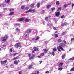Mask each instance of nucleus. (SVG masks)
Instances as JSON below:
<instances>
[{"label": "nucleus", "instance_id": "obj_1", "mask_svg": "<svg viewBox=\"0 0 74 74\" xmlns=\"http://www.w3.org/2000/svg\"><path fill=\"white\" fill-rule=\"evenodd\" d=\"M63 42H64V43H61L60 44V45L61 47H66V41L65 40H63Z\"/></svg>", "mask_w": 74, "mask_h": 74}, {"label": "nucleus", "instance_id": "obj_2", "mask_svg": "<svg viewBox=\"0 0 74 74\" xmlns=\"http://www.w3.org/2000/svg\"><path fill=\"white\" fill-rule=\"evenodd\" d=\"M8 36H5L4 37H2L1 38V40H2L3 41H5L7 40V39L8 38Z\"/></svg>", "mask_w": 74, "mask_h": 74}, {"label": "nucleus", "instance_id": "obj_3", "mask_svg": "<svg viewBox=\"0 0 74 74\" xmlns=\"http://www.w3.org/2000/svg\"><path fill=\"white\" fill-rule=\"evenodd\" d=\"M60 49L62 50V51H64L63 48V47H61L60 46H59L57 47V49L58 51H60Z\"/></svg>", "mask_w": 74, "mask_h": 74}, {"label": "nucleus", "instance_id": "obj_4", "mask_svg": "<svg viewBox=\"0 0 74 74\" xmlns=\"http://www.w3.org/2000/svg\"><path fill=\"white\" fill-rule=\"evenodd\" d=\"M21 43H18L16 44V48H19V47H20V48H21L22 47V46L20 45Z\"/></svg>", "mask_w": 74, "mask_h": 74}, {"label": "nucleus", "instance_id": "obj_5", "mask_svg": "<svg viewBox=\"0 0 74 74\" xmlns=\"http://www.w3.org/2000/svg\"><path fill=\"white\" fill-rule=\"evenodd\" d=\"M29 56L30 57L29 59H32L33 58H34L35 56L34 55H32L30 54H29Z\"/></svg>", "mask_w": 74, "mask_h": 74}, {"label": "nucleus", "instance_id": "obj_6", "mask_svg": "<svg viewBox=\"0 0 74 74\" xmlns=\"http://www.w3.org/2000/svg\"><path fill=\"white\" fill-rule=\"evenodd\" d=\"M45 19V20H46L47 22H48V23H49L51 22V21H50V20H48V17H46Z\"/></svg>", "mask_w": 74, "mask_h": 74}, {"label": "nucleus", "instance_id": "obj_7", "mask_svg": "<svg viewBox=\"0 0 74 74\" xmlns=\"http://www.w3.org/2000/svg\"><path fill=\"white\" fill-rule=\"evenodd\" d=\"M24 36H25V37L27 38V37H29V34L28 33H27L26 32L25 34H24Z\"/></svg>", "mask_w": 74, "mask_h": 74}, {"label": "nucleus", "instance_id": "obj_8", "mask_svg": "<svg viewBox=\"0 0 74 74\" xmlns=\"http://www.w3.org/2000/svg\"><path fill=\"white\" fill-rule=\"evenodd\" d=\"M35 51H36V52H37L38 51V48H37L36 47H34V48Z\"/></svg>", "mask_w": 74, "mask_h": 74}, {"label": "nucleus", "instance_id": "obj_9", "mask_svg": "<svg viewBox=\"0 0 74 74\" xmlns=\"http://www.w3.org/2000/svg\"><path fill=\"white\" fill-rule=\"evenodd\" d=\"M29 10H30V12H36V10H35L34 9L32 10L31 9H29Z\"/></svg>", "mask_w": 74, "mask_h": 74}, {"label": "nucleus", "instance_id": "obj_10", "mask_svg": "<svg viewBox=\"0 0 74 74\" xmlns=\"http://www.w3.org/2000/svg\"><path fill=\"white\" fill-rule=\"evenodd\" d=\"M18 63H19V62H18V61H15L14 62V64L16 65H17Z\"/></svg>", "mask_w": 74, "mask_h": 74}, {"label": "nucleus", "instance_id": "obj_11", "mask_svg": "<svg viewBox=\"0 0 74 74\" xmlns=\"http://www.w3.org/2000/svg\"><path fill=\"white\" fill-rule=\"evenodd\" d=\"M25 21L26 22H29L30 21V19L28 18H26L25 19Z\"/></svg>", "mask_w": 74, "mask_h": 74}, {"label": "nucleus", "instance_id": "obj_12", "mask_svg": "<svg viewBox=\"0 0 74 74\" xmlns=\"http://www.w3.org/2000/svg\"><path fill=\"white\" fill-rule=\"evenodd\" d=\"M70 4H65L64 6V7H65V8H66V7H68V5H70Z\"/></svg>", "mask_w": 74, "mask_h": 74}, {"label": "nucleus", "instance_id": "obj_13", "mask_svg": "<svg viewBox=\"0 0 74 74\" xmlns=\"http://www.w3.org/2000/svg\"><path fill=\"white\" fill-rule=\"evenodd\" d=\"M74 60V57H73L72 58L69 59V62L71 61V60Z\"/></svg>", "mask_w": 74, "mask_h": 74}, {"label": "nucleus", "instance_id": "obj_14", "mask_svg": "<svg viewBox=\"0 0 74 74\" xmlns=\"http://www.w3.org/2000/svg\"><path fill=\"white\" fill-rule=\"evenodd\" d=\"M67 25V23H64L62 24H61V26H66Z\"/></svg>", "mask_w": 74, "mask_h": 74}, {"label": "nucleus", "instance_id": "obj_15", "mask_svg": "<svg viewBox=\"0 0 74 74\" xmlns=\"http://www.w3.org/2000/svg\"><path fill=\"white\" fill-rule=\"evenodd\" d=\"M52 26V24H47V27H49V26Z\"/></svg>", "mask_w": 74, "mask_h": 74}, {"label": "nucleus", "instance_id": "obj_16", "mask_svg": "<svg viewBox=\"0 0 74 74\" xmlns=\"http://www.w3.org/2000/svg\"><path fill=\"white\" fill-rule=\"evenodd\" d=\"M31 32H32V29H29L27 31L26 33H31Z\"/></svg>", "mask_w": 74, "mask_h": 74}, {"label": "nucleus", "instance_id": "obj_17", "mask_svg": "<svg viewBox=\"0 0 74 74\" xmlns=\"http://www.w3.org/2000/svg\"><path fill=\"white\" fill-rule=\"evenodd\" d=\"M63 63H60L59 64V67H62V65H63Z\"/></svg>", "mask_w": 74, "mask_h": 74}, {"label": "nucleus", "instance_id": "obj_18", "mask_svg": "<svg viewBox=\"0 0 74 74\" xmlns=\"http://www.w3.org/2000/svg\"><path fill=\"white\" fill-rule=\"evenodd\" d=\"M37 31L36 30H34V31L33 32V34H34L36 33H37Z\"/></svg>", "mask_w": 74, "mask_h": 74}, {"label": "nucleus", "instance_id": "obj_19", "mask_svg": "<svg viewBox=\"0 0 74 74\" xmlns=\"http://www.w3.org/2000/svg\"><path fill=\"white\" fill-rule=\"evenodd\" d=\"M59 14H60V13L59 12H56V15L57 16H59Z\"/></svg>", "mask_w": 74, "mask_h": 74}, {"label": "nucleus", "instance_id": "obj_20", "mask_svg": "<svg viewBox=\"0 0 74 74\" xmlns=\"http://www.w3.org/2000/svg\"><path fill=\"white\" fill-rule=\"evenodd\" d=\"M25 19V18H20L18 20L19 21H23Z\"/></svg>", "mask_w": 74, "mask_h": 74}, {"label": "nucleus", "instance_id": "obj_21", "mask_svg": "<svg viewBox=\"0 0 74 74\" xmlns=\"http://www.w3.org/2000/svg\"><path fill=\"white\" fill-rule=\"evenodd\" d=\"M10 1V0H5V2L7 3H9Z\"/></svg>", "mask_w": 74, "mask_h": 74}, {"label": "nucleus", "instance_id": "obj_22", "mask_svg": "<svg viewBox=\"0 0 74 74\" xmlns=\"http://www.w3.org/2000/svg\"><path fill=\"white\" fill-rule=\"evenodd\" d=\"M65 54H64L63 55L62 57V59H64V58H65Z\"/></svg>", "mask_w": 74, "mask_h": 74}, {"label": "nucleus", "instance_id": "obj_23", "mask_svg": "<svg viewBox=\"0 0 74 74\" xmlns=\"http://www.w3.org/2000/svg\"><path fill=\"white\" fill-rule=\"evenodd\" d=\"M3 6V7H5V6H6V4H4V5H0V7H1Z\"/></svg>", "mask_w": 74, "mask_h": 74}, {"label": "nucleus", "instance_id": "obj_24", "mask_svg": "<svg viewBox=\"0 0 74 74\" xmlns=\"http://www.w3.org/2000/svg\"><path fill=\"white\" fill-rule=\"evenodd\" d=\"M57 50V49H56V48H55L53 49V51H54V52H56Z\"/></svg>", "mask_w": 74, "mask_h": 74}, {"label": "nucleus", "instance_id": "obj_25", "mask_svg": "<svg viewBox=\"0 0 74 74\" xmlns=\"http://www.w3.org/2000/svg\"><path fill=\"white\" fill-rule=\"evenodd\" d=\"M18 59H19V56H18L16 58L14 57V59H13V60Z\"/></svg>", "mask_w": 74, "mask_h": 74}, {"label": "nucleus", "instance_id": "obj_26", "mask_svg": "<svg viewBox=\"0 0 74 74\" xmlns=\"http://www.w3.org/2000/svg\"><path fill=\"white\" fill-rule=\"evenodd\" d=\"M40 3H37V6L38 8H39L40 7Z\"/></svg>", "mask_w": 74, "mask_h": 74}, {"label": "nucleus", "instance_id": "obj_27", "mask_svg": "<svg viewBox=\"0 0 74 74\" xmlns=\"http://www.w3.org/2000/svg\"><path fill=\"white\" fill-rule=\"evenodd\" d=\"M71 71H74V68L73 67V68H71L70 70Z\"/></svg>", "mask_w": 74, "mask_h": 74}, {"label": "nucleus", "instance_id": "obj_28", "mask_svg": "<svg viewBox=\"0 0 74 74\" xmlns=\"http://www.w3.org/2000/svg\"><path fill=\"white\" fill-rule=\"evenodd\" d=\"M55 37L56 38H57V37H58V34H55Z\"/></svg>", "mask_w": 74, "mask_h": 74}, {"label": "nucleus", "instance_id": "obj_29", "mask_svg": "<svg viewBox=\"0 0 74 74\" xmlns=\"http://www.w3.org/2000/svg\"><path fill=\"white\" fill-rule=\"evenodd\" d=\"M32 66H33L32 65L30 66L28 68V69H31L32 67Z\"/></svg>", "mask_w": 74, "mask_h": 74}, {"label": "nucleus", "instance_id": "obj_30", "mask_svg": "<svg viewBox=\"0 0 74 74\" xmlns=\"http://www.w3.org/2000/svg\"><path fill=\"white\" fill-rule=\"evenodd\" d=\"M43 51H44V52L45 53H47V50L46 49H44Z\"/></svg>", "mask_w": 74, "mask_h": 74}, {"label": "nucleus", "instance_id": "obj_31", "mask_svg": "<svg viewBox=\"0 0 74 74\" xmlns=\"http://www.w3.org/2000/svg\"><path fill=\"white\" fill-rule=\"evenodd\" d=\"M51 5H48L46 6L47 8H49L50 7H51Z\"/></svg>", "mask_w": 74, "mask_h": 74}, {"label": "nucleus", "instance_id": "obj_32", "mask_svg": "<svg viewBox=\"0 0 74 74\" xmlns=\"http://www.w3.org/2000/svg\"><path fill=\"white\" fill-rule=\"evenodd\" d=\"M67 32V31H66V32H63V33H62V35H64L65 34V33H66Z\"/></svg>", "mask_w": 74, "mask_h": 74}, {"label": "nucleus", "instance_id": "obj_33", "mask_svg": "<svg viewBox=\"0 0 74 74\" xmlns=\"http://www.w3.org/2000/svg\"><path fill=\"white\" fill-rule=\"evenodd\" d=\"M62 40L60 39H59L58 40V42H62Z\"/></svg>", "mask_w": 74, "mask_h": 74}, {"label": "nucleus", "instance_id": "obj_34", "mask_svg": "<svg viewBox=\"0 0 74 74\" xmlns=\"http://www.w3.org/2000/svg\"><path fill=\"white\" fill-rule=\"evenodd\" d=\"M36 41H37L38 40H39V37L37 36V38H36Z\"/></svg>", "mask_w": 74, "mask_h": 74}, {"label": "nucleus", "instance_id": "obj_35", "mask_svg": "<svg viewBox=\"0 0 74 74\" xmlns=\"http://www.w3.org/2000/svg\"><path fill=\"white\" fill-rule=\"evenodd\" d=\"M19 30H20L18 28H16V31L17 32H19Z\"/></svg>", "mask_w": 74, "mask_h": 74}, {"label": "nucleus", "instance_id": "obj_36", "mask_svg": "<svg viewBox=\"0 0 74 74\" xmlns=\"http://www.w3.org/2000/svg\"><path fill=\"white\" fill-rule=\"evenodd\" d=\"M61 10V8H58V10H57V11H59V10Z\"/></svg>", "mask_w": 74, "mask_h": 74}, {"label": "nucleus", "instance_id": "obj_37", "mask_svg": "<svg viewBox=\"0 0 74 74\" xmlns=\"http://www.w3.org/2000/svg\"><path fill=\"white\" fill-rule=\"evenodd\" d=\"M43 55H44V53H41L40 54V56H42Z\"/></svg>", "mask_w": 74, "mask_h": 74}, {"label": "nucleus", "instance_id": "obj_38", "mask_svg": "<svg viewBox=\"0 0 74 74\" xmlns=\"http://www.w3.org/2000/svg\"><path fill=\"white\" fill-rule=\"evenodd\" d=\"M30 9H29V10L25 12V13H27L28 12H30Z\"/></svg>", "mask_w": 74, "mask_h": 74}, {"label": "nucleus", "instance_id": "obj_39", "mask_svg": "<svg viewBox=\"0 0 74 74\" xmlns=\"http://www.w3.org/2000/svg\"><path fill=\"white\" fill-rule=\"evenodd\" d=\"M32 40L33 41H36V38H32Z\"/></svg>", "mask_w": 74, "mask_h": 74}, {"label": "nucleus", "instance_id": "obj_40", "mask_svg": "<svg viewBox=\"0 0 74 74\" xmlns=\"http://www.w3.org/2000/svg\"><path fill=\"white\" fill-rule=\"evenodd\" d=\"M1 63L2 64H3L4 63V61H1Z\"/></svg>", "mask_w": 74, "mask_h": 74}, {"label": "nucleus", "instance_id": "obj_41", "mask_svg": "<svg viewBox=\"0 0 74 74\" xmlns=\"http://www.w3.org/2000/svg\"><path fill=\"white\" fill-rule=\"evenodd\" d=\"M14 14V12H12L10 13V15H12Z\"/></svg>", "mask_w": 74, "mask_h": 74}, {"label": "nucleus", "instance_id": "obj_42", "mask_svg": "<svg viewBox=\"0 0 74 74\" xmlns=\"http://www.w3.org/2000/svg\"><path fill=\"white\" fill-rule=\"evenodd\" d=\"M30 6L32 8H33L34 7V5L33 4H32Z\"/></svg>", "mask_w": 74, "mask_h": 74}, {"label": "nucleus", "instance_id": "obj_43", "mask_svg": "<svg viewBox=\"0 0 74 74\" xmlns=\"http://www.w3.org/2000/svg\"><path fill=\"white\" fill-rule=\"evenodd\" d=\"M59 1H57L56 2V4L57 5H59Z\"/></svg>", "mask_w": 74, "mask_h": 74}, {"label": "nucleus", "instance_id": "obj_44", "mask_svg": "<svg viewBox=\"0 0 74 74\" xmlns=\"http://www.w3.org/2000/svg\"><path fill=\"white\" fill-rule=\"evenodd\" d=\"M55 8L54 7H53V8H51V10H52V11H53V10H55Z\"/></svg>", "mask_w": 74, "mask_h": 74}, {"label": "nucleus", "instance_id": "obj_45", "mask_svg": "<svg viewBox=\"0 0 74 74\" xmlns=\"http://www.w3.org/2000/svg\"><path fill=\"white\" fill-rule=\"evenodd\" d=\"M61 18L62 19H63V18H64V15H63L62 16H61Z\"/></svg>", "mask_w": 74, "mask_h": 74}, {"label": "nucleus", "instance_id": "obj_46", "mask_svg": "<svg viewBox=\"0 0 74 74\" xmlns=\"http://www.w3.org/2000/svg\"><path fill=\"white\" fill-rule=\"evenodd\" d=\"M52 54L53 56H54L55 55V52H54V51H53L52 52Z\"/></svg>", "mask_w": 74, "mask_h": 74}, {"label": "nucleus", "instance_id": "obj_47", "mask_svg": "<svg viewBox=\"0 0 74 74\" xmlns=\"http://www.w3.org/2000/svg\"><path fill=\"white\" fill-rule=\"evenodd\" d=\"M62 69H63V68H62V67H60V68H59L58 69V70H62Z\"/></svg>", "mask_w": 74, "mask_h": 74}, {"label": "nucleus", "instance_id": "obj_48", "mask_svg": "<svg viewBox=\"0 0 74 74\" xmlns=\"http://www.w3.org/2000/svg\"><path fill=\"white\" fill-rule=\"evenodd\" d=\"M19 25H20V24H19V23H16L15 24V25L16 26H19Z\"/></svg>", "mask_w": 74, "mask_h": 74}, {"label": "nucleus", "instance_id": "obj_49", "mask_svg": "<svg viewBox=\"0 0 74 74\" xmlns=\"http://www.w3.org/2000/svg\"><path fill=\"white\" fill-rule=\"evenodd\" d=\"M24 8H25V7L23 6H22L21 7V9H24Z\"/></svg>", "mask_w": 74, "mask_h": 74}, {"label": "nucleus", "instance_id": "obj_50", "mask_svg": "<svg viewBox=\"0 0 74 74\" xmlns=\"http://www.w3.org/2000/svg\"><path fill=\"white\" fill-rule=\"evenodd\" d=\"M71 41H74V38H72L71 39Z\"/></svg>", "mask_w": 74, "mask_h": 74}, {"label": "nucleus", "instance_id": "obj_51", "mask_svg": "<svg viewBox=\"0 0 74 74\" xmlns=\"http://www.w3.org/2000/svg\"><path fill=\"white\" fill-rule=\"evenodd\" d=\"M14 10V9H11L9 10V11H13V10Z\"/></svg>", "mask_w": 74, "mask_h": 74}, {"label": "nucleus", "instance_id": "obj_52", "mask_svg": "<svg viewBox=\"0 0 74 74\" xmlns=\"http://www.w3.org/2000/svg\"><path fill=\"white\" fill-rule=\"evenodd\" d=\"M29 9V7H26V8H25V9L26 10H27L28 9Z\"/></svg>", "mask_w": 74, "mask_h": 74}, {"label": "nucleus", "instance_id": "obj_53", "mask_svg": "<svg viewBox=\"0 0 74 74\" xmlns=\"http://www.w3.org/2000/svg\"><path fill=\"white\" fill-rule=\"evenodd\" d=\"M53 29L55 30H56V28L54 27H53Z\"/></svg>", "mask_w": 74, "mask_h": 74}, {"label": "nucleus", "instance_id": "obj_54", "mask_svg": "<svg viewBox=\"0 0 74 74\" xmlns=\"http://www.w3.org/2000/svg\"><path fill=\"white\" fill-rule=\"evenodd\" d=\"M19 74H22V71H20L19 72Z\"/></svg>", "mask_w": 74, "mask_h": 74}, {"label": "nucleus", "instance_id": "obj_55", "mask_svg": "<svg viewBox=\"0 0 74 74\" xmlns=\"http://www.w3.org/2000/svg\"><path fill=\"white\" fill-rule=\"evenodd\" d=\"M12 49H10V51L11 52H12Z\"/></svg>", "mask_w": 74, "mask_h": 74}, {"label": "nucleus", "instance_id": "obj_56", "mask_svg": "<svg viewBox=\"0 0 74 74\" xmlns=\"http://www.w3.org/2000/svg\"><path fill=\"white\" fill-rule=\"evenodd\" d=\"M18 55L17 53L14 54L13 55V56H15V55Z\"/></svg>", "mask_w": 74, "mask_h": 74}, {"label": "nucleus", "instance_id": "obj_57", "mask_svg": "<svg viewBox=\"0 0 74 74\" xmlns=\"http://www.w3.org/2000/svg\"><path fill=\"white\" fill-rule=\"evenodd\" d=\"M3 47H6V45H3Z\"/></svg>", "mask_w": 74, "mask_h": 74}, {"label": "nucleus", "instance_id": "obj_58", "mask_svg": "<svg viewBox=\"0 0 74 74\" xmlns=\"http://www.w3.org/2000/svg\"><path fill=\"white\" fill-rule=\"evenodd\" d=\"M4 62V63H7V60H5Z\"/></svg>", "mask_w": 74, "mask_h": 74}, {"label": "nucleus", "instance_id": "obj_59", "mask_svg": "<svg viewBox=\"0 0 74 74\" xmlns=\"http://www.w3.org/2000/svg\"><path fill=\"white\" fill-rule=\"evenodd\" d=\"M46 73H49V71H47L46 72Z\"/></svg>", "mask_w": 74, "mask_h": 74}, {"label": "nucleus", "instance_id": "obj_60", "mask_svg": "<svg viewBox=\"0 0 74 74\" xmlns=\"http://www.w3.org/2000/svg\"><path fill=\"white\" fill-rule=\"evenodd\" d=\"M3 10L4 11H5V10H7V8H4L3 9Z\"/></svg>", "mask_w": 74, "mask_h": 74}, {"label": "nucleus", "instance_id": "obj_61", "mask_svg": "<svg viewBox=\"0 0 74 74\" xmlns=\"http://www.w3.org/2000/svg\"><path fill=\"white\" fill-rule=\"evenodd\" d=\"M74 4H73L72 5V7H74Z\"/></svg>", "mask_w": 74, "mask_h": 74}, {"label": "nucleus", "instance_id": "obj_62", "mask_svg": "<svg viewBox=\"0 0 74 74\" xmlns=\"http://www.w3.org/2000/svg\"><path fill=\"white\" fill-rule=\"evenodd\" d=\"M39 62H40V64L41 63H42V61H39Z\"/></svg>", "mask_w": 74, "mask_h": 74}, {"label": "nucleus", "instance_id": "obj_63", "mask_svg": "<svg viewBox=\"0 0 74 74\" xmlns=\"http://www.w3.org/2000/svg\"><path fill=\"white\" fill-rule=\"evenodd\" d=\"M32 53H34V50L32 51Z\"/></svg>", "mask_w": 74, "mask_h": 74}, {"label": "nucleus", "instance_id": "obj_64", "mask_svg": "<svg viewBox=\"0 0 74 74\" xmlns=\"http://www.w3.org/2000/svg\"><path fill=\"white\" fill-rule=\"evenodd\" d=\"M38 58H41V56H38Z\"/></svg>", "mask_w": 74, "mask_h": 74}]
</instances>
